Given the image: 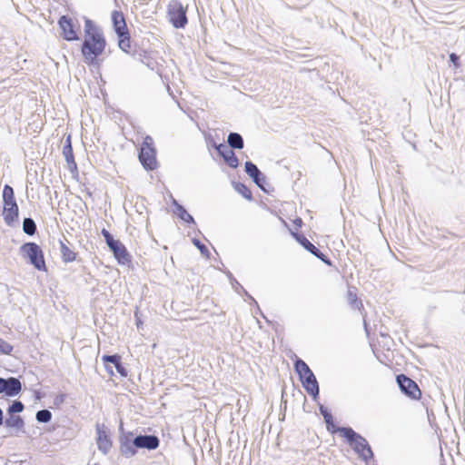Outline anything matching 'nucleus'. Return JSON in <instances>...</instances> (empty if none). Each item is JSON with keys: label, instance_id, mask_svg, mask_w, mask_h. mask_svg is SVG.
Returning <instances> with one entry per match:
<instances>
[{"label": "nucleus", "instance_id": "nucleus-32", "mask_svg": "<svg viewBox=\"0 0 465 465\" xmlns=\"http://www.w3.org/2000/svg\"><path fill=\"white\" fill-rule=\"evenodd\" d=\"M12 351L13 346L3 339H0V353L10 354Z\"/></svg>", "mask_w": 465, "mask_h": 465}, {"label": "nucleus", "instance_id": "nucleus-38", "mask_svg": "<svg viewBox=\"0 0 465 465\" xmlns=\"http://www.w3.org/2000/svg\"><path fill=\"white\" fill-rule=\"evenodd\" d=\"M115 369L117 371V372L120 373L123 377H126L127 376L126 369L121 364V361H119L115 365Z\"/></svg>", "mask_w": 465, "mask_h": 465}, {"label": "nucleus", "instance_id": "nucleus-29", "mask_svg": "<svg viewBox=\"0 0 465 465\" xmlns=\"http://www.w3.org/2000/svg\"><path fill=\"white\" fill-rule=\"evenodd\" d=\"M15 200L14 190L10 185H5L3 190V201L4 203Z\"/></svg>", "mask_w": 465, "mask_h": 465}, {"label": "nucleus", "instance_id": "nucleus-8", "mask_svg": "<svg viewBox=\"0 0 465 465\" xmlns=\"http://www.w3.org/2000/svg\"><path fill=\"white\" fill-rule=\"evenodd\" d=\"M134 446L139 449L155 450L159 446V439L154 435H139L134 439Z\"/></svg>", "mask_w": 465, "mask_h": 465}, {"label": "nucleus", "instance_id": "nucleus-33", "mask_svg": "<svg viewBox=\"0 0 465 465\" xmlns=\"http://www.w3.org/2000/svg\"><path fill=\"white\" fill-rule=\"evenodd\" d=\"M102 360L104 363L110 362L115 366L119 361H121V357L117 354L104 355V356H103Z\"/></svg>", "mask_w": 465, "mask_h": 465}, {"label": "nucleus", "instance_id": "nucleus-3", "mask_svg": "<svg viewBox=\"0 0 465 465\" xmlns=\"http://www.w3.org/2000/svg\"><path fill=\"white\" fill-rule=\"evenodd\" d=\"M295 371L299 374L301 381L306 391L313 398H316L319 394V385L314 374L307 363L302 360L298 359L295 361Z\"/></svg>", "mask_w": 465, "mask_h": 465}, {"label": "nucleus", "instance_id": "nucleus-5", "mask_svg": "<svg viewBox=\"0 0 465 465\" xmlns=\"http://www.w3.org/2000/svg\"><path fill=\"white\" fill-rule=\"evenodd\" d=\"M168 17L175 28H183L187 24L186 8L178 0H172L168 5Z\"/></svg>", "mask_w": 465, "mask_h": 465}, {"label": "nucleus", "instance_id": "nucleus-2", "mask_svg": "<svg viewBox=\"0 0 465 465\" xmlns=\"http://www.w3.org/2000/svg\"><path fill=\"white\" fill-rule=\"evenodd\" d=\"M105 47V41L100 32L92 33L91 36H85L82 46V54L87 63H93L100 55Z\"/></svg>", "mask_w": 465, "mask_h": 465}, {"label": "nucleus", "instance_id": "nucleus-6", "mask_svg": "<svg viewBox=\"0 0 465 465\" xmlns=\"http://www.w3.org/2000/svg\"><path fill=\"white\" fill-rule=\"evenodd\" d=\"M397 383L401 391L412 399H419L420 391L418 385L407 376L401 374L397 376Z\"/></svg>", "mask_w": 465, "mask_h": 465}, {"label": "nucleus", "instance_id": "nucleus-18", "mask_svg": "<svg viewBox=\"0 0 465 465\" xmlns=\"http://www.w3.org/2000/svg\"><path fill=\"white\" fill-rule=\"evenodd\" d=\"M7 418L5 420V427L15 430L16 432L20 431L24 428V420L19 415L15 414H7Z\"/></svg>", "mask_w": 465, "mask_h": 465}, {"label": "nucleus", "instance_id": "nucleus-19", "mask_svg": "<svg viewBox=\"0 0 465 465\" xmlns=\"http://www.w3.org/2000/svg\"><path fill=\"white\" fill-rule=\"evenodd\" d=\"M227 142L229 146L233 149H242L244 145L243 139L238 133H230Z\"/></svg>", "mask_w": 465, "mask_h": 465}, {"label": "nucleus", "instance_id": "nucleus-14", "mask_svg": "<svg viewBox=\"0 0 465 465\" xmlns=\"http://www.w3.org/2000/svg\"><path fill=\"white\" fill-rule=\"evenodd\" d=\"M3 214L5 223L8 225L18 217V206L15 200L4 203Z\"/></svg>", "mask_w": 465, "mask_h": 465}, {"label": "nucleus", "instance_id": "nucleus-9", "mask_svg": "<svg viewBox=\"0 0 465 465\" xmlns=\"http://www.w3.org/2000/svg\"><path fill=\"white\" fill-rule=\"evenodd\" d=\"M96 433H97L96 442H97L98 449L104 454H106L112 446V442H111V440L109 438V435H108L104 426L96 424Z\"/></svg>", "mask_w": 465, "mask_h": 465}, {"label": "nucleus", "instance_id": "nucleus-22", "mask_svg": "<svg viewBox=\"0 0 465 465\" xmlns=\"http://www.w3.org/2000/svg\"><path fill=\"white\" fill-rule=\"evenodd\" d=\"M173 204L175 206L174 213L185 223H194V220L191 214L187 213V211L183 208V206L180 205L173 201Z\"/></svg>", "mask_w": 465, "mask_h": 465}, {"label": "nucleus", "instance_id": "nucleus-30", "mask_svg": "<svg viewBox=\"0 0 465 465\" xmlns=\"http://www.w3.org/2000/svg\"><path fill=\"white\" fill-rule=\"evenodd\" d=\"M119 47L128 53V49L130 48V38L128 35H124L123 37H119Z\"/></svg>", "mask_w": 465, "mask_h": 465}, {"label": "nucleus", "instance_id": "nucleus-35", "mask_svg": "<svg viewBox=\"0 0 465 465\" xmlns=\"http://www.w3.org/2000/svg\"><path fill=\"white\" fill-rule=\"evenodd\" d=\"M236 189L239 193H241L244 198L246 199H251L252 198V193L251 192L247 189V187L242 183H239L236 185Z\"/></svg>", "mask_w": 465, "mask_h": 465}, {"label": "nucleus", "instance_id": "nucleus-4", "mask_svg": "<svg viewBox=\"0 0 465 465\" xmlns=\"http://www.w3.org/2000/svg\"><path fill=\"white\" fill-rule=\"evenodd\" d=\"M20 252L23 257L29 259L35 269L45 271V262L39 245L35 242H26L21 246Z\"/></svg>", "mask_w": 465, "mask_h": 465}, {"label": "nucleus", "instance_id": "nucleus-10", "mask_svg": "<svg viewBox=\"0 0 465 465\" xmlns=\"http://www.w3.org/2000/svg\"><path fill=\"white\" fill-rule=\"evenodd\" d=\"M139 159L143 166L147 170H153L156 168L157 162L155 158L154 148L141 149Z\"/></svg>", "mask_w": 465, "mask_h": 465}, {"label": "nucleus", "instance_id": "nucleus-23", "mask_svg": "<svg viewBox=\"0 0 465 465\" xmlns=\"http://www.w3.org/2000/svg\"><path fill=\"white\" fill-rule=\"evenodd\" d=\"M347 298L349 303L352 306L353 309L361 310V308L362 307V303L357 299L355 288H349Z\"/></svg>", "mask_w": 465, "mask_h": 465}, {"label": "nucleus", "instance_id": "nucleus-12", "mask_svg": "<svg viewBox=\"0 0 465 465\" xmlns=\"http://www.w3.org/2000/svg\"><path fill=\"white\" fill-rule=\"evenodd\" d=\"M59 25L63 31L64 39L67 41H73L78 39L77 34L74 29V25L71 19L66 16H62L59 19Z\"/></svg>", "mask_w": 465, "mask_h": 465}, {"label": "nucleus", "instance_id": "nucleus-15", "mask_svg": "<svg viewBox=\"0 0 465 465\" xmlns=\"http://www.w3.org/2000/svg\"><path fill=\"white\" fill-rule=\"evenodd\" d=\"M296 238L299 241V242L312 254L321 259L326 264L331 265L330 260L326 258V256L318 248H316L308 239H306L304 236H297Z\"/></svg>", "mask_w": 465, "mask_h": 465}, {"label": "nucleus", "instance_id": "nucleus-31", "mask_svg": "<svg viewBox=\"0 0 465 465\" xmlns=\"http://www.w3.org/2000/svg\"><path fill=\"white\" fill-rule=\"evenodd\" d=\"M101 233L104 236L106 244L108 245L109 248L118 241L114 240L113 235L106 229H103Z\"/></svg>", "mask_w": 465, "mask_h": 465}, {"label": "nucleus", "instance_id": "nucleus-20", "mask_svg": "<svg viewBox=\"0 0 465 465\" xmlns=\"http://www.w3.org/2000/svg\"><path fill=\"white\" fill-rule=\"evenodd\" d=\"M63 154H64V157L65 161L68 163L69 169L70 170H72L73 168L75 169L76 168V163H75V162L74 160L73 149H72V145H71L69 138H68V141H67V144L64 145V147Z\"/></svg>", "mask_w": 465, "mask_h": 465}, {"label": "nucleus", "instance_id": "nucleus-11", "mask_svg": "<svg viewBox=\"0 0 465 465\" xmlns=\"http://www.w3.org/2000/svg\"><path fill=\"white\" fill-rule=\"evenodd\" d=\"M216 150L219 154L223 158L225 163L232 168H237L239 165V160L236 157L234 152L227 145L221 143L217 145Z\"/></svg>", "mask_w": 465, "mask_h": 465}, {"label": "nucleus", "instance_id": "nucleus-7", "mask_svg": "<svg viewBox=\"0 0 465 465\" xmlns=\"http://www.w3.org/2000/svg\"><path fill=\"white\" fill-rule=\"evenodd\" d=\"M22 384L17 378L10 377L4 379L0 377V393H5L6 396L14 397L20 393Z\"/></svg>", "mask_w": 465, "mask_h": 465}, {"label": "nucleus", "instance_id": "nucleus-26", "mask_svg": "<svg viewBox=\"0 0 465 465\" xmlns=\"http://www.w3.org/2000/svg\"><path fill=\"white\" fill-rule=\"evenodd\" d=\"M320 411H321V414L324 418V421L327 425L328 430H331V428L334 427V425L332 423V416H331V412L323 406L320 407Z\"/></svg>", "mask_w": 465, "mask_h": 465}, {"label": "nucleus", "instance_id": "nucleus-27", "mask_svg": "<svg viewBox=\"0 0 465 465\" xmlns=\"http://www.w3.org/2000/svg\"><path fill=\"white\" fill-rule=\"evenodd\" d=\"M24 404L19 401H15L8 408L7 414H15L20 413L24 411Z\"/></svg>", "mask_w": 465, "mask_h": 465}, {"label": "nucleus", "instance_id": "nucleus-37", "mask_svg": "<svg viewBox=\"0 0 465 465\" xmlns=\"http://www.w3.org/2000/svg\"><path fill=\"white\" fill-rule=\"evenodd\" d=\"M153 140L150 136H146L143 142L141 149H150L153 148Z\"/></svg>", "mask_w": 465, "mask_h": 465}, {"label": "nucleus", "instance_id": "nucleus-36", "mask_svg": "<svg viewBox=\"0 0 465 465\" xmlns=\"http://www.w3.org/2000/svg\"><path fill=\"white\" fill-rule=\"evenodd\" d=\"M193 244L199 249V251L201 252L202 254L205 255V256H208V249L207 247L203 244L199 240L197 239H193Z\"/></svg>", "mask_w": 465, "mask_h": 465}, {"label": "nucleus", "instance_id": "nucleus-16", "mask_svg": "<svg viewBox=\"0 0 465 465\" xmlns=\"http://www.w3.org/2000/svg\"><path fill=\"white\" fill-rule=\"evenodd\" d=\"M112 21L115 33L119 37H123L124 35H128L125 20L122 13L114 11L112 14Z\"/></svg>", "mask_w": 465, "mask_h": 465}, {"label": "nucleus", "instance_id": "nucleus-28", "mask_svg": "<svg viewBox=\"0 0 465 465\" xmlns=\"http://www.w3.org/2000/svg\"><path fill=\"white\" fill-rule=\"evenodd\" d=\"M134 448L135 447L134 446V444L132 445L128 441H126V442L122 443V445H121V451L126 457H131V456H134L135 454Z\"/></svg>", "mask_w": 465, "mask_h": 465}, {"label": "nucleus", "instance_id": "nucleus-25", "mask_svg": "<svg viewBox=\"0 0 465 465\" xmlns=\"http://www.w3.org/2000/svg\"><path fill=\"white\" fill-rule=\"evenodd\" d=\"M35 418L38 422L46 423L51 420L52 413L48 410H41L36 412Z\"/></svg>", "mask_w": 465, "mask_h": 465}, {"label": "nucleus", "instance_id": "nucleus-34", "mask_svg": "<svg viewBox=\"0 0 465 465\" xmlns=\"http://www.w3.org/2000/svg\"><path fill=\"white\" fill-rule=\"evenodd\" d=\"M84 30L86 33L85 36H91L92 33L99 32V30L93 25L90 20L85 21Z\"/></svg>", "mask_w": 465, "mask_h": 465}, {"label": "nucleus", "instance_id": "nucleus-1", "mask_svg": "<svg viewBox=\"0 0 465 465\" xmlns=\"http://www.w3.org/2000/svg\"><path fill=\"white\" fill-rule=\"evenodd\" d=\"M338 431L342 437L348 440L350 445L362 460L367 461L372 458L373 453L371 449L363 437L356 433L351 428H339Z\"/></svg>", "mask_w": 465, "mask_h": 465}, {"label": "nucleus", "instance_id": "nucleus-21", "mask_svg": "<svg viewBox=\"0 0 465 465\" xmlns=\"http://www.w3.org/2000/svg\"><path fill=\"white\" fill-rule=\"evenodd\" d=\"M60 250L62 253V257L64 262H74L76 258V254L73 252L68 246H66L63 242H60Z\"/></svg>", "mask_w": 465, "mask_h": 465}, {"label": "nucleus", "instance_id": "nucleus-40", "mask_svg": "<svg viewBox=\"0 0 465 465\" xmlns=\"http://www.w3.org/2000/svg\"><path fill=\"white\" fill-rule=\"evenodd\" d=\"M294 223L297 225V226H301L302 222V219L298 218L294 221Z\"/></svg>", "mask_w": 465, "mask_h": 465}, {"label": "nucleus", "instance_id": "nucleus-24", "mask_svg": "<svg viewBox=\"0 0 465 465\" xmlns=\"http://www.w3.org/2000/svg\"><path fill=\"white\" fill-rule=\"evenodd\" d=\"M23 231L28 235L35 234L36 231V225L32 218H25L23 222Z\"/></svg>", "mask_w": 465, "mask_h": 465}, {"label": "nucleus", "instance_id": "nucleus-17", "mask_svg": "<svg viewBox=\"0 0 465 465\" xmlns=\"http://www.w3.org/2000/svg\"><path fill=\"white\" fill-rule=\"evenodd\" d=\"M245 172L260 188L263 189L262 182L264 177L253 163H245Z\"/></svg>", "mask_w": 465, "mask_h": 465}, {"label": "nucleus", "instance_id": "nucleus-39", "mask_svg": "<svg viewBox=\"0 0 465 465\" xmlns=\"http://www.w3.org/2000/svg\"><path fill=\"white\" fill-rule=\"evenodd\" d=\"M450 61H451L454 64H457V61H458L459 57H458L455 54H450Z\"/></svg>", "mask_w": 465, "mask_h": 465}, {"label": "nucleus", "instance_id": "nucleus-13", "mask_svg": "<svg viewBox=\"0 0 465 465\" xmlns=\"http://www.w3.org/2000/svg\"><path fill=\"white\" fill-rule=\"evenodd\" d=\"M110 250L113 252L119 263L127 264L131 262L130 254L128 253L125 246L120 241H117L114 245H112Z\"/></svg>", "mask_w": 465, "mask_h": 465}]
</instances>
